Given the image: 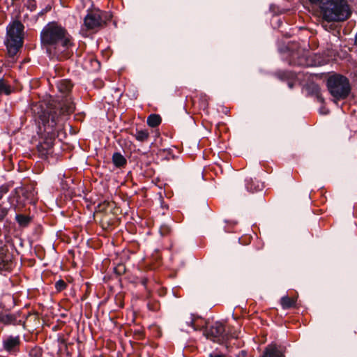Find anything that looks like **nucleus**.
Wrapping results in <instances>:
<instances>
[{
    "mask_svg": "<svg viewBox=\"0 0 357 357\" xmlns=\"http://www.w3.org/2000/svg\"><path fill=\"white\" fill-rule=\"evenodd\" d=\"M73 84L70 80L63 79L57 83V89L62 94L60 100L36 104L31 108L36 121L38 124L40 141L37 149L41 155H47L54 144L61 116L69 114L75 109L74 103L68 96Z\"/></svg>",
    "mask_w": 357,
    "mask_h": 357,
    "instance_id": "obj_1",
    "label": "nucleus"
},
{
    "mask_svg": "<svg viewBox=\"0 0 357 357\" xmlns=\"http://www.w3.org/2000/svg\"><path fill=\"white\" fill-rule=\"evenodd\" d=\"M40 40L50 56H58L72 45L66 30L54 22L44 26L40 33Z\"/></svg>",
    "mask_w": 357,
    "mask_h": 357,
    "instance_id": "obj_2",
    "label": "nucleus"
},
{
    "mask_svg": "<svg viewBox=\"0 0 357 357\" xmlns=\"http://www.w3.org/2000/svg\"><path fill=\"white\" fill-rule=\"evenodd\" d=\"M323 18L327 22L344 21L350 15V10L344 0H325L319 5Z\"/></svg>",
    "mask_w": 357,
    "mask_h": 357,
    "instance_id": "obj_3",
    "label": "nucleus"
},
{
    "mask_svg": "<svg viewBox=\"0 0 357 357\" xmlns=\"http://www.w3.org/2000/svg\"><path fill=\"white\" fill-rule=\"evenodd\" d=\"M24 29V25L19 21H14L7 26L5 45L10 57L16 55L23 45Z\"/></svg>",
    "mask_w": 357,
    "mask_h": 357,
    "instance_id": "obj_4",
    "label": "nucleus"
},
{
    "mask_svg": "<svg viewBox=\"0 0 357 357\" xmlns=\"http://www.w3.org/2000/svg\"><path fill=\"white\" fill-rule=\"evenodd\" d=\"M327 86L333 97L337 100L345 98L350 92L349 80L342 75L331 76L328 79Z\"/></svg>",
    "mask_w": 357,
    "mask_h": 357,
    "instance_id": "obj_5",
    "label": "nucleus"
},
{
    "mask_svg": "<svg viewBox=\"0 0 357 357\" xmlns=\"http://www.w3.org/2000/svg\"><path fill=\"white\" fill-rule=\"evenodd\" d=\"M204 335L207 339L218 343H222L227 340L229 337L238 338V333L237 331L225 333V329L222 324L215 322L209 328L204 331Z\"/></svg>",
    "mask_w": 357,
    "mask_h": 357,
    "instance_id": "obj_6",
    "label": "nucleus"
},
{
    "mask_svg": "<svg viewBox=\"0 0 357 357\" xmlns=\"http://www.w3.org/2000/svg\"><path fill=\"white\" fill-rule=\"evenodd\" d=\"M103 22L100 10L89 12L84 18V26L87 30H96L102 26Z\"/></svg>",
    "mask_w": 357,
    "mask_h": 357,
    "instance_id": "obj_7",
    "label": "nucleus"
},
{
    "mask_svg": "<svg viewBox=\"0 0 357 357\" xmlns=\"http://www.w3.org/2000/svg\"><path fill=\"white\" fill-rule=\"evenodd\" d=\"M296 54H294L289 61L291 65L301 66H317L324 64V61L320 60V58L317 55L313 56L305 54L302 56L295 59Z\"/></svg>",
    "mask_w": 357,
    "mask_h": 357,
    "instance_id": "obj_8",
    "label": "nucleus"
},
{
    "mask_svg": "<svg viewBox=\"0 0 357 357\" xmlns=\"http://www.w3.org/2000/svg\"><path fill=\"white\" fill-rule=\"evenodd\" d=\"M11 255L4 248H0V271L11 268Z\"/></svg>",
    "mask_w": 357,
    "mask_h": 357,
    "instance_id": "obj_9",
    "label": "nucleus"
},
{
    "mask_svg": "<svg viewBox=\"0 0 357 357\" xmlns=\"http://www.w3.org/2000/svg\"><path fill=\"white\" fill-rule=\"evenodd\" d=\"M20 340L19 336H8L3 340V348L9 351H15L19 346Z\"/></svg>",
    "mask_w": 357,
    "mask_h": 357,
    "instance_id": "obj_10",
    "label": "nucleus"
},
{
    "mask_svg": "<svg viewBox=\"0 0 357 357\" xmlns=\"http://www.w3.org/2000/svg\"><path fill=\"white\" fill-rule=\"evenodd\" d=\"M261 357H284L282 350L275 344L268 345Z\"/></svg>",
    "mask_w": 357,
    "mask_h": 357,
    "instance_id": "obj_11",
    "label": "nucleus"
},
{
    "mask_svg": "<svg viewBox=\"0 0 357 357\" xmlns=\"http://www.w3.org/2000/svg\"><path fill=\"white\" fill-rule=\"evenodd\" d=\"M22 195L24 197V199L29 203H35L36 202V192L34 189L32 188H27L23 190Z\"/></svg>",
    "mask_w": 357,
    "mask_h": 357,
    "instance_id": "obj_12",
    "label": "nucleus"
},
{
    "mask_svg": "<svg viewBox=\"0 0 357 357\" xmlns=\"http://www.w3.org/2000/svg\"><path fill=\"white\" fill-rule=\"evenodd\" d=\"M0 322L4 324H16V316L13 314H0Z\"/></svg>",
    "mask_w": 357,
    "mask_h": 357,
    "instance_id": "obj_13",
    "label": "nucleus"
},
{
    "mask_svg": "<svg viewBox=\"0 0 357 357\" xmlns=\"http://www.w3.org/2000/svg\"><path fill=\"white\" fill-rule=\"evenodd\" d=\"M112 161L116 167H121L126 164V158L120 153H114L112 155Z\"/></svg>",
    "mask_w": 357,
    "mask_h": 357,
    "instance_id": "obj_14",
    "label": "nucleus"
},
{
    "mask_svg": "<svg viewBox=\"0 0 357 357\" xmlns=\"http://www.w3.org/2000/svg\"><path fill=\"white\" fill-rule=\"evenodd\" d=\"M161 122V118L158 114H151L147 118V123L151 127L158 126Z\"/></svg>",
    "mask_w": 357,
    "mask_h": 357,
    "instance_id": "obj_15",
    "label": "nucleus"
},
{
    "mask_svg": "<svg viewBox=\"0 0 357 357\" xmlns=\"http://www.w3.org/2000/svg\"><path fill=\"white\" fill-rule=\"evenodd\" d=\"M296 304V299L288 296H283L281 298V305L284 309L290 308Z\"/></svg>",
    "mask_w": 357,
    "mask_h": 357,
    "instance_id": "obj_16",
    "label": "nucleus"
},
{
    "mask_svg": "<svg viewBox=\"0 0 357 357\" xmlns=\"http://www.w3.org/2000/svg\"><path fill=\"white\" fill-rule=\"evenodd\" d=\"M11 92L9 84L3 79H0V95H9Z\"/></svg>",
    "mask_w": 357,
    "mask_h": 357,
    "instance_id": "obj_17",
    "label": "nucleus"
},
{
    "mask_svg": "<svg viewBox=\"0 0 357 357\" xmlns=\"http://www.w3.org/2000/svg\"><path fill=\"white\" fill-rule=\"evenodd\" d=\"M135 136L136 139L138 140L139 142H144L147 140L149 134L146 130H137Z\"/></svg>",
    "mask_w": 357,
    "mask_h": 357,
    "instance_id": "obj_18",
    "label": "nucleus"
},
{
    "mask_svg": "<svg viewBox=\"0 0 357 357\" xmlns=\"http://www.w3.org/2000/svg\"><path fill=\"white\" fill-rule=\"evenodd\" d=\"M16 220L20 226L26 227L31 221V218L25 215L18 214L16 215Z\"/></svg>",
    "mask_w": 357,
    "mask_h": 357,
    "instance_id": "obj_19",
    "label": "nucleus"
},
{
    "mask_svg": "<svg viewBox=\"0 0 357 357\" xmlns=\"http://www.w3.org/2000/svg\"><path fill=\"white\" fill-rule=\"evenodd\" d=\"M254 182L251 180L250 182L247 181L246 188L250 191L259 190L262 188L263 185L261 183H258L257 185H254Z\"/></svg>",
    "mask_w": 357,
    "mask_h": 357,
    "instance_id": "obj_20",
    "label": "nucleus"
},
{
    "mask_svg": "<svg viewBox=\"0 0 357 357\" xmlns=\"http://www.w3.org/2000/svg\"><path fill=\"white\" fill-rule=\"evenodd\" d=\"M42 356V351L39 347L32 348L29 351V357H41Z\"/></svg>",
    "mask_w": 357,
    "mask_h": 357,
    "instance_id": "obj_21",
    "label": "nucleus"
},
{
    "mask_svg": "<svg viewBox=\"0 0 357 357\" xmlns=\"http://www.w3.org/2000/svg\"><path fill=\"white\" fill-rule=\"evenodd\" d=\"M194 322H195V319L192 317V316H189L185 318V323L186 326H191L195 331H196V330H197V328L194 324Z\"/></svg>",
    "mask_w": 357,
    "mask_h": 357,
    "instance_id": "obj_22",
    "label": "nucleus"
},
{
    "mask_svg": "<svg viewBox=\"0 0 357 357\" xmlns=\"http://www.w3.org/2000/svg\"><path fill=\"white\" fill-rule=\"evenodd\" d=\"M55 287L57 291H61L66 288V283L60 280L56 282Z\"/></svg>",
    "mask_w": 357,
    "mask_h": 357,
    "instance_id": "obj_23",
    "label": "nucleus"
},
{
    "mask_svg": "<svg viewBox=\"0 0 357 357\" xmlns=\"http://www.w3.org/2000/svg\"><path fill=\"white\" fill-rule=\"evenodd\" d=\"M313 90L317 93V99L319 102H323L324 98L319 93V87L317 85H313Z\"/></svg>",
    "mask_w": 357,
    "mask_h": 357,
    "instance_id": "obj_24",
    "label": "nucleus"
},
{
    "mask_svg": "<svg viewBox=\"0 0 357 357\" xmlns=\"http://www.w3.org/2000/svg\"><path fill=\"white\" fill-rule=\"evenodd\" d=\"M8 191V188L6 185L0 186V199L3 197V195L7 193Z\"/></svg>",
    "mask_w": 357,
    "mask_h": 357,
    "instance_id": "obj_25",
    "label": "nucleus"
},
{
    "mask_svg": "<svg viewBox=\"0 0 357 357\" xmlns=\"http://www.w3.org/2000/svg\"><path fill=\"white\" fill-rule=\"evenodd\" d=\"M28 8L31 10H33L36 9V1L35 0H29L28 1Z\"/></svg>",
    "mask_w": 357,
    "mask_h": 357,
    "instance_id": "obj_26",
    "label": "nucleus"
},
{
    "mask_svg": "<svg viewBox=\"0 0 357 357\" xmlns=\"http://www.w3.org/2000/svg\"><path fill=\"white\" fill-rule=\"evenodd\" d=\"M169 231V228L167 227V226H162L160 229V234L161 235H165Z\"/></svg>",
    "mask_w": 357,
    "mask_h": 357,
    "instance_id": "obj_27",
    "label": "nucleus"
},
{
    "mask_svg": "<svg viewBox=\"0 0 357 357\" xmlns=\"http://www.w3.org/2000/svg\"><path fill=\"white\" fill-rule=\"evenodd\" d=\"M312 4L320 5L325 0H308Z\"/></svg>",
    "mask_w": 357,
    "mask_h": 357,
    "instance_id": "obj_28",
    "label": "nucleus"
},
{
    "mask_svg": "<svg viewBox=\"0 0 357 357\" xmlns=\"http://www.w3.org/2000/svg\"><path fill=\"white\" fill-rule=\"evenodd\" d=\"M7 214V211L5 208H1L0 211V220H2Z\"/></svg>",
    "mask_w": 357,
    "mask_h": 357,
    "instance_id": "obj_29",
    "label": "nucleus"
},
{
    "mask_svg": "<svg viewBox=\"0 0 357 357\" xmlns=\"http://www.w3.org/2000/svg\"><path fill=\"white\" fill-rule=\"evenodd\" d=\"M320 112L324 114H326L328 113V111L324 108H321L320 110Z\"/></svg>",
    "mask_w": 357,
    "mask_h": 357,
    "instance_id": "obj_30",
    "label": "nucleus"
},
{
    "mask_svg": "<svg viewBox=\"0 0 357 357\" xmlns=\"http://www.w3.org/2000/svg\"><path fill=\"white\" fill-rule=\"evenodd\" d=\"M93 62H94L96 64H97L98 66H99V63H98V61L95 60Z\"/></svg>",
    "mask_w": 357,
    "mask_h": 357,
    "instance_id": "obj_31",
    "label": "nucleus"
},
{
    "mask_svg": "<svg viewBox=\"0 0 357 357\" xmlns=\"http://www.w3.org/2000/svg\"><path fill=\"white\" fill-rule=\"evenodd\" d=\"M289 86L290 88H292L293 84H292L291 83H289Z\"/></svg>",
    "mask_w": 357,
    "mask_h": 357,
    "instance_id": "obj_32",
    "label": "nucleus"
}]
</instances>
